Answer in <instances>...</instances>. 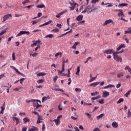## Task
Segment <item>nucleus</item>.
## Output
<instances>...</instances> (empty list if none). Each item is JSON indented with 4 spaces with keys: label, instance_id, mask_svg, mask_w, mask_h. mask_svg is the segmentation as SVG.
Here are the masks:
<instances>
[{
    "label": "nucleus",
    "instance_id": "nucleus-1",
    "mask_svg": "<svg viewBox=\"0 0 131 131\" xmlns=\"http://www.w3.org/2000/svg\"><path fill=\"white\" fill-rule=\"evenodd\" d=\"M104 54H107V55H112L114 56V54L115 53V51L114 49H110L107 50H105L103 51Z\"/></svg>",
    "mask_w": 131,
    "mask_h": 131
},
{
    "label": "nucleus",
    "instance_id": "nucleus-2",
    "mask_svg": "<svg viewBox=\"0 0 131 131\" xmlns=\"http://www.w3.org/2000/svg\"><path fill=\"white\" fill-rule=\"evenodd\" d=\"M23 34H27V35H29V34H30V32L29 31H21L18 34L16 35V37L21 36V35H23Z\"/></svg>",
    "mask_w": 131,
    "mask_h": 131
},
{
    "label": "nucleus",
    "instance_id": "nucleus-3",
    "mask_svg": "<svg viewBox=\"0 0 131 131\" xmlns=\"http://www.w3.org/2000/svg\"><path fill=\"white\" fill-rule=\"evenodd\" d=\"M114 59L115 60V61H117V62H122V59H121V57L120 56H118V55L115 52L114 53Z\"/></svg>",
    "mask_w": 131,
    "mask_h": 131
},
{
    "label": "nucleus",
    "instance_id": "nucleus-4",
    "mask_svg": "<svg viewBox=\"0 0 131 131\" xmlns=\"http://www.w3.org/2000/svg\"><path fill=\"white\" fill-rule=\"evenodd\" d=\"M90 10L91 7L87 6L85 7V9L82 11L81 13L82 14L83 13H88V14H90V13H92V10Z\"/></svg>",
    "mask_w": 131,
    "mask_h": 131
},
{
    "label": "nucleus",
    "instance_id": "nucleus-5",
    "mask_svg": "<svg viewBox=\"0 0 131 131\" xmlns=\"http://www.w3.org/2000/svg\"><path fill=\"white\" fill-rule=\"evenodd\" d=\"M10 17H12V14H7L6 15H4L3 16V22H5V21H7V20H8L9 19V18H10Z\"/></svg>",
    "mask_w": 131,
    "mask_h": 131
},
{
    "label": "nucleus",
    "instance_id": "nucleus-6",
    "mask_svg": "<svg viewBox=\"0 0 131 131\" xmlns=\"http://www.w3.org/2000/svg\"><path fill=\"white\" fill-rule=\"evenodd\" d=\"M110 23H112L113 24H114L113 20L110 19L105 20L103 25V26H106V25H107V24H110Z\"/></svg>",
    "mask_w": 131,
    "mask_h": 131
},
{
    "label": "nucleus",
    "instance_id": "nucleus-7",
    "mask_svg": "<svg viewBox=\"0 0 131 131\" xmlns=\"http://www.w3.org/2000/svg\"><path fill=\"white\" fill-rule=\"evenodd\" d=\"M102 94H103L102 97L103 98H107V97H108V96H109V95H110V93L106 91H103L102 92Z\"/></svg>",
    "mask_w": 131,
    "mask_h": 131
},
{
    "label": "nucleus",
    "instance_id": "nucleus-8",
    "mask_svg": "<svg viewBox=\"0 0 131 131\" xmlns=\"http://www.w3.org/2000/svg\"><path fill=\"white\" fill-rule=\"evenodd\" d=\"M26 101L27 102V103H30L31 102H39L40 104L41 103V102L40 101V100H38L36 99L27 100Z\"/></svg>",
    "mask_w": 131,
    "mask_h": 131
},
{
    "label": "nucleus",
    "instance_id": "nucleus-9",
    "mask_svg": "<svg viewBox=\"0 0 131 131\" xmlns=\"http://www.w3.org/2000/svg\"><path fill=\"white\" fill-rule=\"evenodd\" d=\"M64 71H65V68H64V67H61V71L58 70L57 72H58L59 75H60V74H61V76H62V74H64V73H63V72H64Z\"/></svg>",
    "mask_w": 131,
    "mask_h": 131
},
{
    "label": "nucleus",
    "instance_id": "nucleus-10",
    "mask_svg": "<svg viewBox=\"0 0 131 131\" xmlns=\"http://www.w3.org/2000/svg\"><path fill=\"white\" fill-rule=\"evenodd\" d=\"M70 70H71V69H68V74H62V76H67V77H70V74H71L70 73Z\"/></svg>",
    "mask_w": 131,
    "mask_h": 131
},
{
    "label": "nucleus",
    "instance_id": "nucleus-11",
    "mask_svg": "<svg viewBox=\"0 0 131 131\" xmlns=\"http://www.w3.org/2000/svg\"><path fill=\"white\" fill-rule=\"evenodd\" d=\"M125 48V45L124 44H121L117 49V51H120L122 49H124Z\"/></svg>",
    "mask_w": 131,
    "mask_h": 131
},
{
    "label": "nucleus",
    "instance_id": "nucleus-12",
    "mask_svg": "<svg viewBox=\"0 0 131 131\" xmlns=\"http://www.w3.org/2000/svg\"><path fill=\"white\" fill-rule=\"evenodd\" d=\"M65 13H66V11H61L56 15V18H60V17H61L62 15L65 14Z\"/></svg>",
    "mask_w": 131,
    "mask_h": 131
},
{
    "label": "nucleus",
    "instance_id": "nucleus-13",
    "mask_svg": "<svg viewBox=\"0 0 131 131\" xmlns=\"http://www.w3.org/2000/svg\"><path fill=\"white\" fill-rule=\"evenodd\" d=\"M112 126L114 128H117V127H118V123L116 122H114L112 123Z\"/></svg>",
    "mask_w": 131,
    "mask_h": 131
},
{
    "label": "nucleus",
    "instance_id": "nucleus-14",
    "mask_svg": "<svg viewBox=\"0 0 131 131\" xmlns=\"http://www.w3.org/2000/svg\"><path fill=\"white\" fill-rule=\"evenodd\" d=\"M99 84H100V82H96L91 84L90 86H93L94 88H95L96 86H97V85Z\"/></svg>",
    "mask_w": 131,
    "mask_h": 131
},
{
    "label": "nucleus",
    "instance_id": "nucleus-15",
    "mask_svg": "<svg viewBox=\"0 0 131 131\" xmlns=\"http://www.w3.org/2000/svg\"><path fill=\"white\" fill-rule=\"evenodd\" d=\"M36 8H38V9H46V5L43 4L38 5L36 6Z\"/></svg>",
    "mask_w": 131,
    "mask_h": 131
},
{
    "label": "nucleus",
    "instance_id": "nucleus-16",
    "mask_svg": "<svg viewBox=\"0 0 131 131\" xmlns=\"http://www.w3.org/2000/svg\"><path fill=\"white\" fill-rule=\"evenodd\" d=\"M83 18V15H80L77 17L76 20H77V21H81Z\"/></svg>",
    "mask_w": 131,
    "mask_h": 131
},
{
    "label": "nucleus",
    "instance_id": "nucleus-17",
    "mask_svg": "<svg viewBox=\"0 0 131 131\" xmlns=\"http://www.w3.org/2000/svg\"><path fill=\"white\" fill-rule=\"evenodd\" d=\"M13 121H15V120L16 121V124H18L20 123V121L19 120V118H18L16 117H13Z\"/></svg>",
    "mask_w": 131,
    "mask_h": 131
},
{
    "label": "nucleus",
    "instance_id": "nucleus-18",
    "mask_svg": "<svg viewBox=\"0 0 131 131\" xmlns=\"http://www.w3.org/2000/svg\"><path fill=\"white\" fill-rule=\"evenodd\" d=\"M119 12V13H118V16L119 17H120V16H124V14L123 13V11H122V10H120Z\"/></svg>",
    "mask_w": 131,
    "mask_h": 131
},
{
    "label": "nucleus",
    "instance_id": "nucleus-19",
    "mask_svg": "<svg viewBox=\"0 0 131 131\" xmlns=\"http://www.w3.org/2000/svg\"><path fill=\"white\" fill-rule=\"evenodd\" d=\"M109 88H115V86L113 84H110L108 85H106L105 86H104L103 88L104 90H106V89H109Z\"/></svg>",
    "mask_w": 131,
    "mask_h": 131
},
{
    "label": "nucleus",
    "instance_id": "nucleus-20",
    "mask_svg": "<svg viewBox=\"0 0 131 131\" xmlns=\"http://www.w3.org/2000/svg\"><path fill=\"white\" fill-rule=\"evenodd\" d=\"M50 98L49 96L48 97L44 96L42 98V102L43 103L45 101H47V100H50Z\"/></svg>",
    "mask_w": 131,
    "mask_h": 131
},
{
    "label": "nucleus",
    "instance_id": "nucleus-21",
    "mask_svg": "<svg viewBox=\"0 0 131 131\" xmlns=\"http://www.w3.org/2000/svg\"><path fill=\"white\" fill-rule=\"evenodd\" d=\"M29 131H38V128L35 126H33L32 128L29 129Z\"/></svg>",
    "mask_w": 131,
    "mask_h": 131
},
{
    "label": "nucleus",
    "instance_id": "nucleus-22",
    "mask_svg": "<svg viewBox=\"0 0 131 131\" xmlns=\"http://www.w3.org/2000/svg\"><path fill=\"white\" fill-rule=\"evenodd\" d=\"M53 37H54V35L52 34H49V35H47L46 36H45V38H53Z\"/></svg>",
    "mask_w": 131,
    "mask_h": 131
},
{
    "label": "nucleus",
    "instance_id": "nucleus-23",
    "mask_svg": "<svg viewBox=\"0 0 131 131\" xmlns=\"http://www.w3.org/2000/svg\"><path fill=\"white\" fill-rule=\"evenodd\" d=\"M125 70H128L130 74H131V68L128 66H126Z\"/></svg>",
    "mask_w": 131,
    "mask_h": 131
},
{
    "label": "nucleus",
    "instance_id": "nucleus-24",
    "mask_svg": "<svg viewBox=\"0 0 131 131\" xmlns=\"http://www.w3.org/2000/svg\"><path fill=\"white\" fill-rule=\"evenodd\" d=\"M65 63H68V59H67L66 60L62 59V67H63V68H65Z\"/></svg>",
    "mask_w": 131,
    "mask_h": 131
},
{
    "label": "nucleus",
    "instance_id": "nucleus-25",
    "mask_svg": "<svg viewBox=\"0 0 131 131\" xmlns=\"http://www.w3.org/2000/svg\"><path fill=\"white\" fill-rule=\"evenodd\" d=\"M7 32V31L5 30H3L2 32H0V40H2V35H3V34H5V33Z\"/></svg>",
    "mask_w": 131,
    "mask_h": 131
},
{
    "label": "nucleus",
    "instance_id": "nucleus-26",
    "mask_svg": "<svg viewBox=\"0 0 131 131\" xmlns=\"http://www.w3.org/2000/svg\"><path fill=\"white\" fill-rule=\"evenodd\" d=\"M79 72H80V67H78L77 68V71H76V75H79Z\"/></svg>",
    "mask_w": 131,
    "mask_h": 131
},
{
    "label": "nucleus",
    "instance_id": "nucleus-27",
    "mask_svg": "<svg viewBox=\"0 0 131 131\" xmlns=\"http://www.w3.org/2000/svg\"><path fill=\"white\" fill-rule=\"evenodd\" d=\"M104 114H101L99 116L96 117V118L99 120L100 118H103L104 117Z\"/></svg>",
    "mask_w": 131,
    "mask_h": 131
},
{
    "label": "nucleus",
    "instance_id": "nucleus-28",
    "mask_svg": "<svg viewBox=\"0 0 131 131\" xmlns=\"http://www.w3.org/2000/svg\"><path fill=\"white\" fill-rule=\"evenodd\" d=\"M23 121H24V123H26V122H29V121H30V120H29V119H28V118L26 117V118H24Z\"/></svg>",
    "mask_w": 131,
    "mask_h": 131
},
{
    "label": "nucleus",
    "instance_id": "nucleus-29",
    "mask_svg": "<svg viewBox=\"0 0 131 131\" xmlns=\"http://www.w3.org/2000/svg\"><path fill=\"white\" fill-rule=\"evenodd\" d=\"M53 121L55 122L56 125H58L60 123V119H54Z\"/></svg>",
    "mask_w": 131,
    "mask_h": 131
},
{
    "label": "nucleus",
    "instance_id": "nucleus-30",
    "mask_svg": "<svg viewBox=\"0 0 131 131\" xmlns=\"http://www.w3.org/2000/svg\"><path fill=\"white\" fill-rule=\"evenodd\" d=\"M124 101L123 98H120L118 101L117 102V104H120V103H122Z\"/></svg>",
    "mask_w": 131,
    "mask_h": 131
},
{
    "label": "nucleus",
    "instance_id": "nucleus-31",
    "mask_svg": "<svg viewBox=\"0 0 131 131\" xmlns=\"http://www.w3.org/2000/svg\"><path fill=\"white\" fill-rule=\"evenodd\" d=\"M33 42H36V43L37 45V44L39 45H42V43H40V42H41V41L39 40H33Z\"/></svg>",
    "mask_w": 131,
    "mask_h": 131
},
{
    "label": "nucleus",
    "instance_id": "nucleus-32",
    "mask_svg": "<svg viewBox=\"0 0 131 131\" xmlns=\"http://www.w3.org/2000/svg\"><path fill=\"white\" fill-rule=\"evenodd\" d=\"M130 92L131 90L128 91L127 93L124 94L125 97H126V98H127V97H128V96L130 95Z\"/></svg>",
    "mask_w": 131,
    "mask_h": 131
},
{
    "label": "nucleus",
    "instance_id": "nucleus-33",
    "mask_svg": "<svg viewBox=\"0 0 131 131\" xmlns=\"http://www.w3.org/2000/svg\"><path fill=\"white\" fill-rule=\"evenodd\" d=\"M128 4H126V3H122V4H120L118 5V7H125V6H128Z\"/></svg>",
    "mask_w": 131,
    "mask_h": 131
},
{
    "label": "nucleus",
    "instance_id": "nucleus-34",
    "mask_svg": "<svg viewBox=\"0 0 131 131\" xmlns=\"http://www.w3.org/2000/svg\"><path fill=\"white\" fill-rule=\"evenodd\" d=\"M45 75H46L45 73H38V74H37V76H38V77H39V76H45Z\"/></svg>",
    "mask_w": 131,
    "mask_h": 131
},
{
    "label": "nucleus",
    "instance_id": "nucleus-35",
    "mask_svg": "<svg viewBox=\"0 0 131 131\" xmlns=\"http://www.w3.org/2000/svg\"><path fill=\"white\" fill-rule=\"evenodd\" d=\"M99 98H101V96H98L95 97H92V101H94V100H97L98 99H99Z\"/></svg>",
    "mask_w": 131,
    "mask_h": 131
},
{
    "label": "nucleus",
    "instance_id": "nucleus-36",
    "mask_svg": "<svg viewBox=\"0 0 131 131\" xmlns=\"http://www.w3.org/2000/svg\"><path fill=\"white\" fill-rule=\"evenodd\" d=\"M122 76H123V73L122 72L117 75L118 78H120V77H122Z\"/></svg>",
    "mask_w": 131,
    "mask_h": 131
},
{
    "label": "nucleus",
    "instance_id": "nucleus-37",
    "mask_svg": "<svg viewBox=\"0 0 131 131\" xmlns=\"http://www.w3.org/2000/svg\"><path fill=\"white\" fill-rule=\"evenodd\" d=\"M37 55H38V53H34V54H30V57H31V56H32V57H36Z\"/></svg>",
    "mask_w": 131,
    "mask_h": 131
},
{
    "label": "nucleus",
    "instance_id": "nucleus-38",
    "mask_svg": "<svg viewBox=\"0 0 131 131\" xmlns=\"http://www.w3.org/2000/svg\"><path fill=\"white\" fill-rule=\"evenodd\" d=\"M52 23V20H50L49 21L44 23V25L46 26L47 25H49V24H51Z\"/></svg>",
    "mask_w": 131,
    "mask_h": 131
},
{
    "label": "nucleus",
    "instance_id": "nucleus-39",
    "mask_svg": "<svg viewBox=\"0 0 131 131\" xmlns=\"http://www.w3.org/2000/svg\"><path fill=\"white\" fill-rule=\"evenodd\" d=\"M100 2V0H92V4H96V3H98Z\"/></svg>",
    "mask_w": 131,
    "mask_h": 131
},
{
    "label": "nucleus",
    "instance_id": "nucleus-40",
    "mask_svg": "<svg viewBox=\"0 0 131 131\" xmlns=\"http://www.w3.org/2000/svg\"><path fill=\"white\" fill-rule=\"evenodd\" d=\"M123 52H124V50H123H123H122L121 51H119V52L116 51V52H115V53L116 54H117V55H118V54H121V53H123Z\"/></svg>",
    "mask_w": 131,
    "mask_h": 131
},
{
    "label": "nucleus",
    "instance_id": "nucleus-41",
    "mask_svg": "<svg viewBox=\"0 0 131 131\" xmlns=\"http://www.w3.org/2000/svg\"><path fill=\"white\" fill-rule=\"evenodd\" d=\"M96 78H97V76L95 77H92L90 80H89V82H92V81H94V80H95V79H96Z\"/></svg>",
    "mask_w": 131,
    "mask_h": 131
},
{
    "label": "nucleus",
    "instance_id": "nucleus-42",
    "mask_svg": "<svg viewBox=\"0 0 131 131\" xmlns=\"http://www.w3.org/2000/svg\"><path fill=\"white\" fill-rule=\"evenodd\" d=\"M85 20H82L78 23V25H81V24H84Z\"/></svg>",
    "mask_w": 131,
    "mask_h": 131
},
{
    "label": "nucleus",
    "instance_id": "nucleus-43",
    "mask_svg": "<svg viewBox=\"0 0 131 131\" xmlns=\"http://www.w3.org/2000/svg\"><path fill=\"white\" fill-rule=\"evenodd\" d=\"M28 3H29V0H26L25 1H24L22 4L23 5H24V6H25L26 4H28Z\"/></svg>",
    "mask_w": 131,
    "mask_h": 131
},
{
    "label": "nucleus",
    "instance_id": "nucleus-44",
    "mask_svg": "<svg viewBox=\"0 0 131 131\" xmlns=\"http://www.w3.org/2000/svg\"><path fill=\"white\" fill-rule=\"evenodd\" d=\"M91 59H92V57H89L87 58L86 60H85V61H84V63L85 64H86V63H88V62H89V61H90V60H91Z\"/></svg>",
    "mask_w": 131,
    "mask_h": 131
},
{
    "label": "nucleus",
    "instance_id": "nucleus-45",
    "mask_svg": "<svg viewBox=\"0 0 131 131\" xmlns=\"http://www.w3.org/2000/svg\"><path fill=\"white\" fill-rule=\"evenodd\" d=\"M19 81H20V83L21 84H22V83H23V82L24 81V80H25V78H21L20 80H19Z\"/></svg>",
    "mask_w": 131,
    "mask_h": 131
},
{
    "label": "nucleus",
    "instance_id": "nucleus-46",
    "mask_svg": "<svg viewBox=\"0 0 131 131\" xmlns=\"http://www.w3.org/2000/svg\"><path fill=\"white\" fill-rule=\"evenodd\" d=\"M12 60L15 61L16 60V57L15 56V53H12Z\"/></svg>",
    "mask_w": 131,
    "mask_h": 131
},
{
    "label": "nucleus",
    "instance_id": "nucleus-47",
    "mask_svg": "<svg viewBox=\"0 0 131 131\" xmlns=\"http://www.w3.org/2000/svg\"><path fill=\"white\" fill-rule=\"evenodd\" d=\"M32 25H34V24H36V23H38V20H33L32 21Z\"/></svg>",
    "mask_w": 131,
    "mask_h": 131
},
{
    "label": "nucleus",
    "instance_id": "nucleus-48",
    "mask_svg": "<svg viewBox=\"0 0 131 131\" xmlns=\"http://www.w3.org/2000/svg\"><path fill=\"white\" fill-rule=\"evenodd\" d=\"M69 4H70V5H71V6H72V7H75V6H76V5H77L76 3H71V2H70Z\"/></svg>",
    "mask_w": 131,
    "mask_h": 131
},
{
    "label": "nucleus",
    "instance_id": "nucleus-49",
    "mask_svg": "<svg viewBox=\"0 0 131 131\" xmlns=\"http://www.w3.org/2000/svg\"><path fill=\"white\" fill-rule=\"evenodd\" d=\"M7 85H7V86H2L1 87L2 90H6V88H8V86H9V85H10V84L8 83Z\"/></svg>",
    "mask_w": 131,
    "mask_h": 131
},
{
    "label": "nucleus",
    "instance_id": "nucleus-50",
    "mask_svg": "<svg viewBox=\"0 0 131 131\" xmlns=\"http://www.w3.org/2000/svg\"><path fill=\"white\" fill-rule=\"evenodd\" d=\"M127 116L128 117H130L131 116V112H130V110H128Z\"/></svg>",
    "mask_w": 131,
    "mask_h": 131
},
{
    "label": "nucleus",
    "instance_id": "nucleus-51",
    "mask_svg": "<svg viewBox=\"0 0 131 131\" xmlns=\"http://www.w3.org/2000/svg\"><path fill=\"white\" fill-rule=\"evenodd\" d=\"M52 31H53L54 32H58V31H59V29H58V28H55L54 29H53Z\"/></svg>",
    "mask_w": 131,
    "mask_h": 131
},
{
    "label": "nucleus",
    "instance_id": "nucleus-52",
    "mask_svg": "<svg viewBox=\"0 0 131 131\" xmlns=\"http://www.w3.org/2000/svg\"><path fill=\"white\" fill-rule=\"evenodd\" d=\"M42 16V13L40 12H38L37 14V18H39V17H41Z\"/></svg>",
    "mask_w": 131,
    "mask_h": 131
},
{
    "label": "nucleus",
    "instance_id": "nucleus-53",
    "mask_svg": "<svg viewBox=\"0 0 131 131\" xmlns=\"http://www.w3.org/2000/svg\"><path fill=\"white\" fill-rule=\"evenodd\" d=\"M69 8L70 9V11H74V9H75V6L69 7Z\"/></svg>",
    "mask_w": 131,
    "mask_h": 131
},
{
    "label": "nucleus",
    "instance_id": "nucleus-54",
    "mask_svg": "<svg viewBox=\"0 0 131 131\" xmlns=\"http://www.w3.org/2000/svg\"><path fill=\"white\" fill-rule=\"evenodd\" d=\"M100 104H104V99H102L98 101Z\"/></svg>",
    "mask_w": 131,
    "mask_h": 131
},
{
    "label": "nucleus",
    "instance_id": "nucleus-55",
    "mask_svg": "<svg viewBox=\"0 0 131 131\" xmlns=\"http://www.w3.org/2000/svg\"><path fill=\"white\" fill-rule=\"evenodd\" d=\"M97 94H98V92H95V93H91V96H97Z\"/></svg>",
    "mask_w": 131,
    "mask_h": 131
},
{
    "label": "nucleus",
    "instance_id": "nucleus-56",
    "mask_svg": "<svg viewBox=\"0 0 131 131\" xmlns=\"http://www.w3.org/2000/svg\"><path fill=\"white\" fill-rule=\"evenodd\" d=\"M127 33H128L129 34H131V30L125 31V34H127Z\"/></svg>",
    "mask_w": 131,
    "mask_h": 131
},
{
    "label": "nucleus",
    "instance_id": "nucleus-57",
    "mask_svg": "<svg viewBox=\"0 0 131 131\" xmlns=\"http://www.w3.org/2000/svg\"><path fill=\"white\" fill-rule=\"evenodd\" d=\"M33 43L31 45V48H33V47L37 46L36 42H33Z\"/></svg>",
    "mask_w": 131,
    "mask_h": 131
},
{
    "label": "nucleus",
    "instance_id": "nucleus-58",
    "mask_svg": "<svg viewBox=\"0 0 131 131\" xmlns=\"http://www.w3.org/2000/svg\"><path fill=\"white\" fill-rule=\"evenodd\" d=\"M45 129H46V125H45V124H42V130L44 131Z\"/></svg>",
    "mask_w": 131,
    "mask_h": 131
},
{
    "label": "nucleus",
    "instance_id": "nucleus-59",
    "mask_svg": "<svg viewBox=\"0 0 131 131\" xmlns=\"http://www.w3.org/2000/svg\"><path fill=\"white\" fill-rule=\"evenodd\" d=\"M75 92H81V89L78 88H75Z\"/></svg>",
    "mask_w": 131,
    "mask_h": 131
},
{
    "label": "nucleus",
    "instance_id": "nucleus-60",
    "mask_svg": "<svg viewBox=\"0 0 131 131\" xmlns=\"http://www.w3.org/2000/svg\"><path fill=\"white\" fill-rule=\"evenodd\" d=\"M126 79H130L131 76L129 75H126Z\"/></svg>",
    "mask_w": 131,
    "mask_h": 131
},
{
    "label": "nucleus",
    "instance_id": "nucleus-61",
    "mask_svg": "<svg viewBox=\"0 0 131 131\" xmlns=\"http://www.w3.org/2000/svg\"><path fill=\"white\" fill-rule=\"evenodd\" d=\"M42 82H43V80L42 79H40L37 81V83H42Z\"/></svg>",
    "mask_w": 131,
    "mask_h": 131
},
{
    "label": "nucleus",
    "instance_id": "nucleus-62",
    "mask_svg": "<svg viewBox=\"0 0 131 131\" xmlns=\"http://www.w3.org/2000/svg\"><path fill=\"white\" fill-rule=\"evenodd\" d=\"M56 27H58V28H61L62 27V25L60 24H57L56 25Z\"/></svg>",
    "mask_w": 131,
    "mask_h": 131
},
{
    "label": "nucleus",
    "instance_id": "nucleus-63",
    "mask_svg": "<svg viewBox=\"0 0 131 131\" xmlns=\"http://www.w3.org/2000/svg\"><path fill=\"white\" fill-rule=\"evenodd\" d=\"M21 90V88H16L13 90V91H16L18 92V91H20Z\"/></svg>",
    "mask_w": 131,
    "mask_h": 131
},
{
    "label": "nucleus",
    "instance_id": "nucleus-64",
    "mask_svg": "<svg viewBox=\"0 0 131 131\" xmlns=\"http://www.w3.org/2000/svg\"><path fill=\"white\" fill-rule=\"evenodd\" d=\"M68 81H69V82L68 83V85H70V84H71V78H69V79H68Z\"/></svg>",
    "mask_w": 131,
    "mask_h": 131
}]
</instances>
